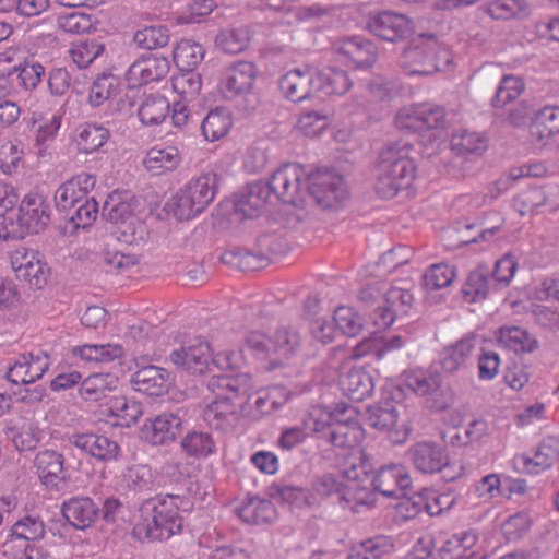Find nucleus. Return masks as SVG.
I'll return each mask as SVG.
<instances>
[{"instance_id":"nucleus-1","label":"nucleus","mask_w":559,"mask_h":559,"mask_svg":"<svg viewBox=\"0 0 559 559\" xmlns=\"http://www.w3.org/2000/svg\"><path fill=\"white\" fill-rule=\"evenodd\" d=\"M181 496L168 495L157 502L147 499L140 508V520L132 530V535L141 540H164L180 532L182 520L178 515Z\"/></svg>"},{"instance_id":"nucleus-2","label":"nucleus","mask_w":559,"mask_h":559,"mask_svg":"<svg viewBox=\"0 0 559 559\" xmlns=\"http://www.w3.org/2000/svg\"><path fill=\"white\" fill-rule=\"evenodd\" d=\"M209 388L216 394L204 412L205 421H212L217 414L238 418L239 412L246 407L248 400H243L251 389V378L247 373L236 376H213Z\"/></svg>"},{"instance_id":"nucleus-3","label":"nucleus","mask_w":559,"mask_h":559,"mask_svg":"<svg viewBox=\"0 0 559 559\" xmlns=\"http://www.w3.org/2000/svg\"><path fill=\"white\" fill-rule=\"evenodd\" d=\"M217 175L213 171L192 178L166 204L179 221H189L201 214L214 200Z\"/></svg>"},{"instance_id":"nucleus-4","label":"nucleus","mask_w":559,"mask_h":559,"mask_svg":"<svg viewBox=\"0 0 559 559\" xmlns=\"http://www.w3.org/2000/svg\"><path fill=\"white\" fill-rule=\"evenodd\" d=\"M439 50L433 35L421 34L403 49L400 64L411 75L432 74L440 70Z\"/></svg>"},{"instance_id":"nucleus-5","label":"nucleus","mask_w":559,"mask_h":559,"mask_svg":"<svg viewBox=\"0 0 559 559\" xmlns=\"http://www.w3.org/2000/svg\"><path fill=\"white\" fill-rule=\"evenodd\" d=\"M188 411L177 407L148 417L140 428V439L150 445H168L182 433Z\"/></svg>"},{"instance_id":"nucleus-6","label":"nucleus","mask_w":559,"mask_h":559,"mask_svg":"<svg viewBox=\"0 0 559 559\" xmlns=\"http://www.w3.org/2000/svg\"><path fill=\"white\" fill-rule=\"evenodd\" d=\"M307 193L324 210L337 209L348 199L344 177L335 170H318L308 178Z\"/></svg>"},{"instance_id":"nucleus-7","label":"nucleus","mask_w":559,"mask_h":559,"mask_svg":"<svg viewBox=\"0 0 559 559\" xmlns=\"http://www.w3.org/2000/svg\"><path fill=\"white\" fill-rule=\"evenodd\" d=\"M50 222V205L45 198L37 193H29L24 197L19 207V229L12 226V229L3 228L0 231V238L8 239L10 237L23 234H38L48 226Z\"/></svg>"},{"instance_id":"nucleus-8","label":"nucleus","mask_w":559,"mask_h":559,"mask_svg":"<svg viewBox=\"0 0 559 559\" xmlns=\"http://www.w3.org/2000/svg\"><path fill=\"white\" fill-rule=\"evenodd\" d=\"M367 467L364 451L353 449L345 462L344 475L348 479V483L345 484L344 492L341 496L342 508L355 510L356 506H372L374 503V490L371 491L367 487H361L359 484L358 468L367 476Z\"/></svg>"},{"instance_id":"nucleus-9","label":"nucleus","mask_w":559,"mask_h":559,"mask_svg":"<svg viewBox=\"0 0 559 559\" xmlns=\"http://www.w3.org/2000/svg\"><path fill=\"white\" fill-rule=\"evenodd\" d=\"M306 170L298 164H286L275 170L269 180L274 199L285 204L299 205L308 190Z\"/></svg>"},{"instance_id":"nucleus-10","label":"nucleus","mask_w":559,"mask_h":559,"mask_svg":"<svg viewBox=\"0 0 559 559\" xmlns=\"http://www.w3.org/2000/svg\"><path fill=\"white\" fill-rule=\"evenodd\" d=\"M367 28L376 37L395 43L408 37L413 31V23L404 14L382 11L369 16Z\"/></svg>"},{"instance_id":"nucleus-11","label":"nucleus","mask_w":559,"mask_h":559,"mask_svg":"<svg viewBox=\"0 0 559 559\" xmlns=\"http://www.w3.org/2000/svg\"><path fill=\"white\" fill-rule=\"evenodd\" d=\"M170 69L166 57L147 53L136 59L126 73V81L130 88H135L151 82L164 79Z\"/></svg>"},{"instance_id":"nucleus-12","label":"nucleus","mask_w":559,"mask_h":559,"mask_svg":"<svg viewBox=\"0 0 559 559\" xmlns=\"http://www.w3.org/2000/svg\"><path fill=\"white\" fill-rule=\"evenodd\" d=\"M373 490L386 498L401 499L412 491L411 476L403 465L392 464L377 471L372 477Z\"/></svg>"},{"instance_id":"nucleus-13","label":"nucleus","mask_w":559,"mask_h":559,"mask_svg":"<svg viewBox=\"0 0 559 559\" xmlns=\"http://www.w3.org/2000/svg\"><path fill=\"white\" fill-rule=\"evenodd\" d=\"M367 424L389 435L393 443H403L411 432L406 421L400 423L396 407L386 402L383 405H374L368 408Z\"/></svg>"},{"instance_id":"nucleus-14","label":"nucleus","mask_w":559,"mask_h":559,"mask_svg":"<svg viewBox=\"0 0 559 559\" xmlns=\"http://www.w3.org/2000/svg\"><path fill=\"white\" fill-rule=\"evenodd\" d=\"M333 50L357 69L371 68L378 59L376 45L358 35L336 39L333 43Z\"/></svg>"},{"instance_id":"nucleus-15","label":"nucleus","mask_w":559,"mask_h":559,"mask_svg":"<svg viewBox=\"0 0 559 559\" xmlns=\"http://www.w3.org/2000/svg\"><path fill=\"white\" fill-rule=\"evenodd\" d=\"M280 90L294 103L313 98L318 94L316 70L296 68L287 71L280 79Z\"/></svg>"},{"instance_id":"nucleus-16","label":"nucleus","mask_w":559,"mask_h":559,"mask_svg":"<svg viewBox=\"0 0 559 559\" xmlns=\"http://www.w3.org/2000/svg\"><path fill=\"white\" fill-rule=\"evenodd\" d=\"M407 456L414 467L423 474L442 472L450 462L445 448L432 441L413 444L407 451Z\"/></svg>"},{"instance_id":"nucleus-17","label":"nucleus","mask_w":559,"mask_h":559,"mask_svg":"<svg viewBox=\"0 0 559 559\" xmlns=\"http://www.w3.org/2000/svg\"><path fill=\"white\" fill-rule=\"evenodd\" d=\"M210 345L206 342L195 340L194 343L182 345L170 353V361L179 369L191 374H202L212 371L210 367Z\"/></svg>"},{"instance_id":"nucleus-18","label":"nucleus","mask_w":559,"mask_h":559,"mask_svg":"<svg viewBox=\"0 0 559 559\" xmlns=\"http://www.w3.org/2000/svg\"><path fill=\"white\" fill-rule=\"evenodd\" d=\"M69 441L76 449L99 462L116 461L120 455L118 442L104 435L94 432L74 433Z\"/></svg>"},{"instance_id":"nucleus-19","label":"nucleus","mask_w":559,"mask_h":559,"mask_svg":"<svg viewBox=\"0 0 559 559\" xmlns=\"http://www.w3.org/2000/svg\"><path fill=\"white\" fill-rule=\"evenodd\" d=\"M257 79V67L250 61H238L226 69L222 92L227 99L251 92Z\"/></svg>"},{"instance_id":"nucleus-20","label":"nucleus","mask_w":559,"mask_h":559,"mask_svg":"<svg viewBox=\"0 0 559 559\" xmlns=\"http://www.w3.org/2000/svg\"><path fill=\"white\" fill-rule=\"evenodd\" d=\"M61 512L74 528L85 530L99 516V507L90 497H72L62 503Z\"/></svg>"},{"instance_id":"nucleus-21","label":"nucleus","mask_w":559,"mask_h":559,"mask_svg":"<svg viewBox=\"0 0 559 559\" xmlns=\"http://www.w3.org/2000/svg\"><path fill=\"white\" fill-rule=\"evenodd\" d=\"M475 348V337L465 336L455 344L443 348L440 354V366L447 374H463Z\"/></svg>"},{"instance_id":"nucleus-22","label":"nucleus","mask_w":559,"mask_h":559,"mask_svg":"<svg viewBox=\"0 0 559 559\" xmlns=\"http://www.w3.org/2000/svg\"><path fill=\"white\" fill-rule=\"evenodd\" d=\"M401 166L391 167L389 173L378 169V175L374 183L376 192L382 199L394 198L400 190L406 189L411 186L415 177V164H409L406 171L401 170Z\"/></svg>"},{"instance_id":"nucleus-23","label":"nucleus","mask_w":559,"mask_h":559,"mask_svg":"<svg viewBox=\"0 0 559 559\" xmlns=\"http://www.w3.org/2000/svg\"><path fill=\"white\" fill-rule=\"evenodd\" d=\"M274 199L270 181L259 180L250 183L247 191L236 202V209L246 217H253Z\"/></svg>"},{"instance_id":"nucleus-24","label":"nucleus","mask_w":559,"mask_h":559,"mask_svg":"<svg viewBox=\"0 0 559 559\" xmlns=\"http://www.w3.org/2000/svg\"><path fill=\"white\" fill-rule=\"evenodd\" d=\"M340 386L344 395L359 402L372 394L374 382L372 376L365 368L352 367L340 377Z\"/></svg>"},{"instance_id":"nucleus-25","label":"nucleus","mask_w":559,"mask_h":559,"mask_svg":"<svg viewBox=\"0 0 559 559\" xmlns=\"http://www.w3.org/2000/svg\"><path fill=\"white\" fill-rule=\"evenodd\" d=\"M131 382L139 392L150 396H160L167 391L169 373L160 367L150 365L135 371Z\"/></svg>"},{"instance_id":"nucleus-26","label":"nucleus","mask_w":559,"mask_h":559,"mask_svg":"<svg viewBox=\"0 0 559 559\" xmlns=\"http://www.w3.org/2000/svg\"><path fill=\"white\" fill-rule=\"evenodd\" d=\"M13 270L16 277L26 282L31 288H43L49 276V269L46 263L41 262L32 252L25 253L21 258H15L12 261Z\"/></svg>"},{"instance_id":"nucleus-27","label":"nucleus","mask_w":559,"mask_h":559,"mask_svg":"<svg viewBox=\"0 0 559 559\" xmlns=\"http://www.w3.org/2000/svg\"><path fill=\"white\" fill-rule=\"evenodd\" d=\"M520 460L530 474H538L549 468L559 460V439L552 436L543 439L533 456L522 454Z\"/></svg>"},{"instance_id":"nucleus-28","label":"nucleus","mask_w":559,"mask_h":559,"mask_svg":"<svg viewBox=\"0 0 559 559\" xmlns=\"http://www.w3.org/2000/svg\"><path fill=\"white\" fill-rule=\"evenodd\" d=\"M34 466L40 481L45 486H57L59 480H64V457L55 450L39 451L34 459Z\"/></svg>"},{"instance_id":"nucleus-29","label":"nucleus","mask_w":559,"mask_h":559,"mask_svg":"<svg viewBox=\"0 0 559 559\" xmlns=\"http://www.w3.org/2000/svg\"><path fill=\"white\" fill-rule=\"evenodd\" d=\"M531 135L542 145L559 134V106H544L534 112Z\"/></svg>"},{"instance_id":"nucleus-30","label":"nucleus","mask_w":559,"mask_h":559,"mask_svg":"<svg viewBox=\"0 0 559 559\" xmlns=\"http://www.w3.org/2000/svg\"><path fill=\"white\" fill-rule=\"evenodd\" d=\"M317 91L325 95H344L353 86V81L345 70L324 68L316 70Z\"/></svg>"},{"instance_id":"nucleus-31","label":"nucleus","mask_w":559,"mask_h":559,"mask_svg":"<svg viewBox=\"0 0 559 559\" xmlns=\"http://www.w3.org/2000/svg\"><path fill=\"white\" fill-rule=\"evenodd\" d=\"M44 535L45 525L43 521L38 516L25 515L13 524L10 539L7 540L4 547L12 550L20 547V545H15L16 542L26 544L31 540L40 539Z\"/></svg>"},{"instance_id":"nucleus-32","label":"nucleus","mask_w":559,"mask_h":559,"mask_svg":"<svg viewBox=\"0 0 559 559\" xmlns=\"http://www.w3.org/2000/svg\"><path fill=\"white\" fill-rule=\"evenodd\" d=\"M412 145L400 140L393 143L386 144L379 153L378 169L389 173L391 167L401 166V170L406 171V167L409 164H414L411 158Z\"/></svg>"},{"instance_id":"nucleus-33","label":"nucleus","mask_w":559,"mask_h":559,"mask_svg":"<svg viewBox=\"0 0 559 559\" xmlns=\"http://www.w3.org/2000/svg\"><path fill=\"white\" fill-rule=\"evenodd\" d=\"M275 508L270 500L257 497L247 499L237 509L238 516L248 524L270 523L275 518Z\"/></svg>"},{"instance_id":"nucleus-34","label":"nucleus","mask_w":559,"mask_h":559,"mask_svg":"<svg viewBox=\"0 0 559 559\" xmlns=\"http://www.w3.org/2000/svg\"><path fill=\"white\" fill-rule=\"evenodd\" d=\"M489 286L490 269L487 264L480 263L468 274L463 285L462 293L467 301L474 302L487 297Z\"/></svg>"},{"instance_id":"nucleus-35","label":"nucleus","mask_w":559,"mask_h":559,"mask_svg":"<svg viewBox=\"0 0 559 559\" xmlns=\"http://www.w3.org/2000/svg\"><path fill=\"white\" fill-rule=\"evenodd\" d=\"M108 411L118 419L114 426L129 428L143 415V405L126 396H116L110 401Z\"/></svg>"},{"instance_id":"nucleus-36","label":"nucleus","mask_w":559,"mask_h":559,"mask_svg":"<svg viewBox=\"0 0 559 559\" xmlns=\"http://www.w3.org/2000/svg\"><path fill=\"white\" fill-rule=\"evenodd\" d=\"M180 163L178 150L173 146L166 148H151L143 160V165L153 175H160L177 168Z\"/></svg>"},{"instance_id":"nucleus-37","label":"nucleus","mask_w":559,"mask_h":559,"mask_svg":"<svg viewBox=\"0 0 559 559\" xmlns=\"http://www.w3.org/2000/svg\"><path fill=\"white\" fill-rule=\"evenodd\" d=\"M123 480L129 491L134 495H148L155 490L156 477L148 465L131 466L123 474Z\"/></svg>"},{"instance_id":"nucleus-38","label":"nucleus","mask_w":559,"mask_h":559,"mask_svg":"<svg viewBox=\"0 0 559 559\" xmlns=\"http://www.w3.org/2000/svg\"><path fill=\"white\" fill-rule=\"evenodd\" d=\"M131 201L132 198L129 193L114 191L104 202L102 209L103 217L115 224L126 222L132 216L134 211V206Z\"/></svg>"},{"instance_id":"nucleus-39","label":"nucleus","mask_w":559,"mask_h":559,"mask_svg":"<svg viewBox=\"0 0 559 559\" xmlns=\"http://www.w3.org/2000/svg\"><path fill=\"white\" fill-rule=\"evenodd\" d=\"M360 437V429L356 420L335 419L330 426L325 441L338 448H354Z\"/></svg>"},{"instance_id":"nucleus-40","label":"nucleus","mask_w":559,"mask_h":559,"mask_svg":"<svg viewBox=\"0 0 559 559\" xmlns=\"http://www.w3.org/2000/svg\"><path fill=\"white\" fill-rule=\"evenodd\" d=\"M405 383L419 396L433 395L441 389V374L438 371L416 369L406 374Z\"/></svg>"},{"instance_id":"nucleus-41","label":"nucleus","mask_w":559,"mask_h":559,"mask_svg":"<svg viewBox=\"0 0 559 559\" xmlns=\"http://www.w3.org/2000/svg\"><path fill=\"white\" fill-rule=\"evenodd\" d=\"M493 20L523 19L530 14V5L524 0H495L483 8Z\"/></svg>"},{"instance_id":"nucleus-42","label":"nucleus","mask_w":559,"mask_h":559,"mask_svg":"<svg viewBox=\"0 0 559 559\" xmlns=\"http://www.w3.org/2000/svg\"><path fill=\"white\" fill-rule=\"evenodd\" d=\"M222 261L242 272H251L264 267L267 258L263 253H252L248 249L238 248L224 252Z\"/></svg>"},{"instance_id":"nucleus-43","label":"nucleus","mask_w":559,"mask_h":559,"mask_svg":"<svg viewBox=\"0 0 559 559\" xmlns=\"http://www.w3.org/2000/svg\"><path fill=\"white\" fill-rule=\"evenodd\" d=\"M499 341L515 353H532L538 346L537 340L526 330L519 326L501 328L499 331Z\"/></svg>"},{"instance_id":"nucleus-44","label":"nucleus","mask_w":559,"mask_h":559,"mask_svg":"<svg viewBox=\"0 0 559 559\" xmlns=\"http://www.w3.org/2000/svg\"><path fill=\"white\" fill-rule=\"evenodd\" d=\"M169 107V103L164 96L150 95L142 102L138 115L143 124L154 126L165 120Z\"/></svg>"},{"instance_id":"nucleus-45","label":"nucleus","mask_w":559,"mask_h":559,"mask_svg":"<svg viewBox=\"0 0 559 559\" xmlns=\"http://www.w3.org/2000/svg\"><path fill=\"white\" fill-rule=\"evenodd\" d=\"M229 114L222 108L211 110L202 120V134L207 141H216L225 136L231 127Z\"/></svg>"},{"instance_id":"nucleus-46","label":"nucleus","mask_w":559,"mask_h":559,"mask_svg":"<svg viewBox=\"0 0 559 559\" xmlns=\"http://www.w3.org/2000/svg\"><path fill=\"white\" fill-rule=\"evenodd\" d=\"M7 436L20 452L34 450L41 440V431L31 421L9 428Z\"/></svg>"},{"instance_id":"nucleus-47","label":"nucleus","mask_w":559,"mask_h":559,"mask_svg":"<svg viewBox=\"0 0 559 559\" xmlns=\"http://www.w3.org/2000/svg\"><path fill=\"white\" fill-rule=\"evenodd\" d=\"M215 43L224 52L237 55L249 46L250 32L247 26L225 29L216 36Z\"/></svg>"},{"instance_id":"nucleus-48","label":"nucleus","mask_w":559,"mask_h":559,"mask_svg":"<svg viewBox=\"0 0 559 559\" xmlns=\"http://www.w3.org/2000/svg\"><path fill=\"white\" fill-rule=\"evenodd\" d=\"M175 63L181 70H193L204 58V48L202 45L183 39L176 45L173 51Z\"/></svg>"},{"instance_id":"nucleus-49","label":"nucleus","mask_w":559,"mask_h":559,"mask_svg":"<svg viewBox=\"0 0 559 559\" xmlns=\"http://www.w3.org/2000/svg\"><path fill=\"white\" fill-rule=\"evenodd\" d=\"M82 359L96 362H110L123 355V348L117 344H85L73 349Z\"/></svg>"},{"instance_id":"nucleus-50","label":"nucleus","mask_w":559,"mask_h":559,"mask_svg":"<svg viewBox=\"0 0 559 559\" xmlns=\"http://www.w3.org/2000/svg\"><path fill=\"white\" fill-rule=\"evenodd\" d=\"M383 337L373 334L369 338H364L350 352L342 348L336 349L341 354L343 360V368L345 369L350 360L359 359L368 355H373L377 359L383 357Z\"/></svg>"},{"instance_id":"nucleus-51","label":"nucleus","mask_w":559,"mask_h":559,"mask_svg":"<svg viewBox=\"0 0 559 559\" xmlns=\"http://www.w3.org/2000/svg\"><path fill=\"white\" fill-rule=\"evenodd\" d=\"M182 451L193 457H206L215 451L211 435L202 431H189L181 440Z\"/></svg>"},{"instance_id":"nucleus-52","label":"nucleus","mask_w":559,"mask_h":559,"mask_svg":"<svg viewBox=\"0 0 559 559\" xmlns=\"http://www.w3.org/2000/svg\"><path fill=\"white\" fill-rule=\"evenodd\" d=\"M451 146L461 155H480L487 148V139L478 132L462 130L452 135Z\"/></svg>"},{"instance_id":"nucleus-53","label":"nucleus","mask_w":559,"mask_h":559,"mask_svg":"<svg viewBox=\"0 0 559 559\" xmlns=\"http://www.w3.org/2000/svg\"><path fill=\"white\" fill-rule=\"evenodd\" d=\"M392 546L390 538L376 536L353 547L347 559H381Z\"/></svg>"},{"instance_id":"nucleus-54","label":"nucleus","mask_w":559,"mask_h":559,"mask_svg":"<svg viewBox=\"0 0 559 559\" xmlns=\"http://www.w3.org/2000/svg\"><path fill=\"white\" fill-rule=\"evenodd\" d=\"M524 82L520 76L512 74L503 75L491 100L492 106L495 108L504 107L515 100L524 92Z\"/></svg>"},{"instance_id":"nucleus-55","label":"nucleus","mask_w":559,"mask_h":559,"mask_svg":"<svg viewBox=\"0 0 559 559\" xmlns=\"http://www.w3.org/2000/svg\"><path fill=\"white\" fill-rule=\"evenodd\" d=\"M108 136L109 131L103 126L86 123L78 134L76 145L81 152L93 153L106 143Z\"/></svg>"},{"instance_id":"nucleus-56","label":"nucleus","mask_w":559,"mask_h":559,"mask_svg":"<svg viewBox=\"0 0 559 559\" xmlns=\"http://www.w3.org/2000/svg\"><path fill=\"white\" fill-rule=\"evenodd\" d=\"M104 51V44L93 39L80 41L70 49L69 53L78 69H85Z\"/></svg>"},{"instance_id":"nucleus-57","label":"nucleus","mask_w":559,"mask_h":559,"mask_svg":"<svg viewBox=\"0 0 559 559\" xmlns=\"http://www.w3.org/2000/svg\"><path fill=\"white\" fill-rule=\"evenodd\" d=\"M454 278V267L445 263L433 264L423 275V285L427 290H437L451 285Z\"/></svg>"},{"instance_id":"nucleus-58","label":"nucleus","mask_w":559,"mask_h":559,"mask_svg":"<svg viewBox=\"0 0 559 559\" xmlns=\"http://www.w3.org/2000/svg\"><path fill=\"white\" fill-rule=\"evenodd\" d=\"M111 380L110 374H91L81 383L80 395L86 401H99L111 390Z\"/></svg>"},{"instance_id":"nucleus-59","label":"nucleus","mask_w":559,"mask_h":559,"mask_svg":"<svg viewBox=\"0 0 559 559\" xmlns=\"http://www.w3.org/2000/svg\"><path fill=\"white\" fill-rule=\"evenodd\" d=\"M58 27L68 34H84L93 29L94 23L90 14L73 11L57 16Z\"/></svg>"},{"instance_id":"nucleus-60","label":"nucleus","mask_w":559,"mask_h":559,"mask_svg":"<svg viewBox=\"0 0 559 559\" xmlns=\"http://www.w3.org/2000/svg\"><path fill=\"white\" fill-rule=\"evenodd\" d=\"M13 74H16L19 85L25 91H33L41 82V78L45 74V68L38 62H24L13 67V69L9 71V76H12Z\"/></svg>"},{"instance_id":"nucleus-61","label":"nucleus","mask_w":559,"mask_h":559,"mask_svg":"<svg viewBox=\"0 0 559 559\" xmlns=\"http://www.w3.org/2000/svg\"><path fill=\"white\" fill-rule=\"evenodd\" d=\"M134 41L147 50L163 48L169 43V31L164 25L145 27L134 34Z\"/></svg>"},{"instance_id":"nucleus-62","label":"nucleus","mask_w":559,"mask_h":559,"mask_svg":"<svg viewBox=\"0 0 559 559\" xmlns=\"http://www.w3.org/2000/svg\"><path fill=\"white\" fill-rule=\"evenodd\" d=\"M334 324L344 335L356 336L362 330V318L350 307L341 306L334 311Z\"/></svg>"},{"instance_id":"nucleus-63","label":"nucleus","mask_w":559,"mask_h":559,"mask_svg":"<svg viewBox=\"0 0 559 559\" xmlns=\"http://www.w3.org/2000/svg\"><path fill=\"white\" fill-rule=\"evenodd\" d=\"M272 344L275 354L288 357L300 346V335L298 331L292 326H281L276 330L272 338Z\"/></svg>"},{"instance_id":"nucleus-64","label":"nucleus","mask_w":559,"mask_h":559,"mask_svg":"<svg viewBox=\"0 0 559 559\" xmlns=\"http://www.w3.org/2000/svg\"><path fill=\"white\" fill-rule=\"evenodd\" d=\"M97 214L98 203L95 199L84 198L66 217L72 223L74 229H84L93 224Z\"/></svg>"}]
</instances>
